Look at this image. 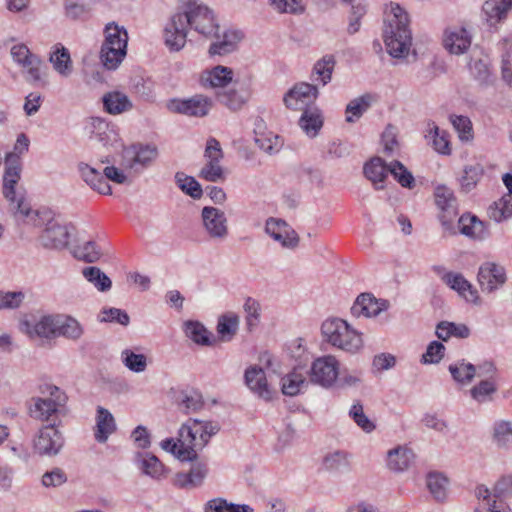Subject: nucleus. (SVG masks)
Returning <instances> with one entry per match:
<instances>
[{"instance_id": "nucleus-1", "label": "nucleus", "mask_w": 512, "mask_h": 512, "mask_svg": "<svg viewBox=\"0 0 512 512\" xmlns=\"http://www.w3.org/2000/svg\"><path fill=\"white\" fill-rule=\"evenodd\" d=\"M205 37L218 36L219 25L213 12L196 0L188 1L183 12L174 14L164 29V40L171 51H179L186 44L187 26Z\"/></svg>"}, {"instance_id": "nucleus-2", "label": "nucleus", "mask_w": 512, "mask_h": 512, "mask_svg": "<svg viewBox=\"0 0 512 512\" xmlns=\"http://www.w3.org/2000/svg\"><path fill=\"white\" fill-rule=\"evenodd\" d=\"M407 12L396 3H391L386 12L383 39L387 52L395 58L408 55L412 43Z\"/></svg>"}, {"instance_id": "nucleus-3", "label": "nucleus", "mask_w": 512, "mask_h": 512, "mask_svg": "<svg viewBox=\"0 0 512 512\" xmlns=\"http://www.w3.org/2000/svg\"><path fill=\"white\" fill-rule=\"evenodd\" d=\"M321 332L326 342L343 351L357 353L363 347L362 334L343 319L325 320L321 325Z\"/></svg>"}, {"instance_id": "nucleus-4", "label": "nucleus", "mask_w": 512, "mask_h": 512, "mask_svg": "<svg viewBox=\"0 0 512 512\" xmlns=\"http://www.w3.org/2000/svg\"><path fill=\"white\" fill-rule=\"evenodd\" d=\"M40 397H33L29 403V414L40 421H49L66 403L65 393L52 384L40 386Z\"/></svg>"}, {"instance_id": "nucleus-5", "label": "nucleus", "mask_w": 512, "mask_h": 512, "mask_svg": "<svg viewBox=\"0 0 512 512\" xmlns=\"http://www.w3.org/2000/svg\"><path fill=\"white\" fill-rule=\"evenodd\" d=\"M219 429L216 422L189 419L179 430L178 442L184 448H191L196 452V449L205 447Z\"/></svg>"}, {"instance_id": "nucleus-6", "label": "nucleus", "mask_w": 512, "mask_h": 512, "mask_svg": "<svg viewBox=\"0 0 512 512\" xmlns=\"http://www.w3.org/2000/svg\"><path fill=\"white\" fill-rule=\"evenodd\" d=\"M223 156L220 142L213 137L209 138L204 151L206 163L200 170L199 177L209 182L223 180L225 177L221 166Z\"/></svg>"}, {"instance_id": "nucleus-7", "label": "nucleus", "mask_w": 512, "mask_h": 512, "mask_svg": "<svg viewBox=\"0 0 512 512\" xmlns=\"http://www.w3.org/2000/svg\"><path fill=\"white\" fill-rule=\"evenodd\" d=\"M157 157L158 149L152 144H133L125 148L123 154L125 165L134 171L149 167Z\"/></svg>"}, {"instance_id": "nucleus-8", "label": "nucleus", "mask_w": 512, "mask_h": 512, "mask_svg": "<svg viewBox=\"0 0 512 512\" xmlns=\"http://www.w3.org/2000/svg\"><path fill=\"white\" fill-rule=\"evenodd\" d=\"M435 202L440 209L439 219L443 228L453 231V221L458 215L457 200L451 189L446 186H438L434 192Z\"/></svg>"}, {"instance_id": "nucleus-9", "label": "nucleus", "mask_w": 512, "mask_h": 512, "mask_svg": "<svg viewBox=\"0 0 512 512\" xmlns=\"http://www.w3.org/2000/svg\"><path fill=\"white\" fill-rule=\"evenodd\" d=\"M311 382L323 387L331 386L338 376V361L333 356L317 358L308 370Z\"/></svg>"}, {"instance_id": "nucleus-10", "label": "nucleus", "mask_w": 512, "mask_h": 512, "mask_svg": "<svg viewBox=\"0 0 512 512\" xmlns=\"http://www.w3.org/2000/svg\"><path fill=\"white\" fill-rule=\"evenodd\" d=\"M477 279L483 292L492 293L506 283V270L500 264L484 262L479 267Z\"/></svg>"}, {"instance_id": "nucleus-11", "label": "nucleus", "mask_w": 512, "mask_h": 512, "mask_svg": "<svg viewBox=\"0 0 512 512\" xmlns=\"http://www.w3.org/2000/svg\"><path fill=\"white\" fill-rule=\"evenodd\" d=\"M15 216L22 219L25 223L36 227H42L54 220L53 212L48 208L32 209L27 202L25 195H20L17 200V206L13 208Z\"/></svg>"}, {"instance_id": "nucleus-12", "label": "nucleus", "mask_w": 512, "mask_h": 512, "mask_svg": "<svg viewBox=\"0 0 512 512\" xmlns=\"http://www.w3.org/2000/svg\"><path fill=\"white\" fill-rule=\"evenodd\" d=\"M203 226L210 238L224 240L228 236V224L225 213L211 206H206L201 213Z\"/></svg>"}, {"instance_id": "nucleus-13", "label": "nucleus", "mask_w": 512, "mask_h": 512, "mask_svg": "<svg viewBox=\"0 0 512 512\" xmlns=\"http://www.w3.org/2000/svg\"><path fill=\"white\" fill-rule=\"evenodd\" d=\"M472 44L471 32L463 26H452L445 29L443 46L454 55H462L468 51Z\"/></svg>"}, {"instance_id": "nucleus-14", "label": "nucleus", "mask_w": 512, "mask_h": 512, "mask_svg": "<svg viewBox=\"0 0 512 512\" xmlns=\"http://www.w3.org/2000/svg\"><path fill=\"white\" fill-rule=\"evenodd\" d=\"M318 97V89L315 85L301 82L296 84L284 97L287 108L292 110H304L308 108Z\"/></svg>"}, {"instance_id": "nucleus-15", "label": "nucleus", "mask_w": 512, "mask_h": 512, "mask_svg": "<svg viewBox=\"0 0 512 512\" xmlns=\"http://www.w3.org/2000/svg\"><path fill=\"white\" fill-rule=\"evenodd\" d=\"M13 158H15L13 154L6 156V167L3 176V195L9 202L11 209L17 206L19 196L24 195L16 191V186L21 179V166L20 163H12Z\"/></svg>"}, {"instance_id": "nucleus-16", "label": "nucleus", "mask_w": 512, "mask_h": 512, "mask_svg": "<svg viewBox=\"0 0 512 512\" xmlns=\"http://www.w3.org/2000/svg\"><path fill=\"white\" fill-rule=\"evenodd\" d=\"M212 107V101L203 95H195L189 99L171 100L169 109L187 116L203 117Z\"/></svg>"}, {"instance_id": "nucleus-17", "label": "nucleus", "mask_w": 512, "mask_h": 512, "mask_svg": "<svg viewBox=\"0 0 512 512\" xmlns=\"http://www.w3.org/2000/svg\"><path fill=\"white\" fill-rule=\"evenodd\" d=\"M265 231L284 248L294 249L299 244L296 231L283 220L269 218L266 221Z\"/></svg>"}, {"instance_id": "nucleus-18", "label": "nucleus", "mask_w": 512, "mask_h": 512, "mask_svg": "<svg viewBox=\"0 0 512 512\" xmlns=\"http://www.w3.org/2000/svg\"><path fill=\"white\" fill-rule=\"evenodd\" d=\"M59 324V315H44L35 323L24 321L21 323V330L30 338H57V328Z\"/></svg>"}, {"instance_id": "nucleus-19", "label": "nucleus", "mask_w": 512, "mask_h": 512, "mask_svg": "<svg viewBox=\"0 0 512 512\" xmlns=\"http://www.w3.org/2000/svg\"><path fill=\"white\" fill-rule=\"evenodd\" d=\"M62 434L53 426L43 427L34 441V448L40 455H56L62 448Z\"/></svg>"}, {"instance_id": "nucleus-20", "label": "nucleus", "mask_w": 512, "mask_h": 512, "mask_svg": "<svg viewBox=\"0 0 512 512\" xmlns=\"http://www.w3.org/2000/svg\"><path fill=\"white\" fill-rule=\"evenodd\" d=\"M91 138L101 143L104 147L116 146L120 143V136L115 125L108 123L99 117L89 120Z\"/></svg>"}, {"instance_id": "nucleus-21", "label": "nucleus", "mask_w": 512, "mask_h": 512, "mask_svg": "<svg viewBox=\"0 0 512 512\" xmlns=\"http://www.w3.org/2000/svg\"><path fill=\"white\" fill-rule=\"evenodd\" d=\"M244 378L251 391L265 400L271 399L272 392L267 383L265 372L261 367L250 366L246 369Z\"/></svg>"}, {"instance_id": "nucleus-22", "label": "nucleus", "mask_w": 512, "mask_h": 512, "mask_svg": "<svg viewBox=\"0 0 512 512\" xmlns=\"http://www.w3.org/2000/svg\"><path fill=\"white\" fill-rule=\"evenodd\" d=\"M207 473V465L205 463L197 462L192 464L189 472L177 473L174 478V484L181 489H193L203 483Z\"/></svg>"}, {"instance_id": "nucleus-23", "label": "nucleus", "mask_w": 512, "mask_h": 512, "mask_svg": "<svg viewBox=\"0 0 512 512\" xmlns=\"http://www.w3.org/2000/svg\"><path fill=\"white\" fill-rule=\"evenodd\" d=\"M40 238L45 247L63 248L68 244L69 232L66 226L54 219L43 230Z\"/></svg>"}, {"instance_id": "nucleus-24", "label": "nucleus", "mask_w": 512, "mask_h": 512, "mask_svg": "<svg viewBox=\"0 0 512 512\" xmlns=\"http://www.w3.org/2000/svg\"><path fill=\"white\" fill-rule=\"evenodd\" d=\"M308 370L304 366L295 367L281 379L282 392L288 396H295L308 386Z\"/></svg>"}, {"instance_id": "nucleus-25", "label": "nucleus", "mask_w": 512, "mask_h": 512, "mask_svg": "<svg viewBox=\"0 0 512 512\" xmlns=\"http://www.w3.org/2000/svg\"><path fill=\"white\" fill-rule=\"evenodd\" d=\"M386 309L385 302H379L371 294L359 295L351 307V313L355 317H374Z\"/></svg>"}, {"instance_id": "nucleus-26", "label": "nucleus", "mask_w": 512, "mask_h": 512, "mask_svg": "<svg viewBox=\"0 0 512 512\" xmlns=\"http://www.w3.org/2000/svg\"><path fill=\"white\" fill-rule=\"evenodd\" d=\"M443 282L463 297L466 301L475 303L478 292L471 283L460 273L447 272L442 276Z\"/></svg>"}, {"instance_id": "nucleus-27", "label": "nucleus", "mask_w": 512, "mask_h": 512, "mask_svg": "<svg viewBox=\"0 0 512 512\" xmlns=\"http://www.w3.org/2000/svg\"><path fill=\"white\" fill-rule=\"evenodd\" d=\"M458 223L460 232L467 237L482 240L489 235L487 225L474 215L464 214Z\"/></svg>"}, {"instance_id": "nucleus-28", "label": "nucleus", "mask_w": 512, "mask_h": 512, "mask_svg": "<svg viewBox=\"0 0 512 512\" xmlns=\"http://www.w3.org/2000/svg\"><path fill=\"white\" fill-rule=\"evenodd\" d=\"M49 61L53 68L63 77H68L73 70L72 60L69 50L61 43H57L52 47Z\"/></svg>"}, {"instance_id": "nucleus-29", "label": "nucleus", "mask_w": 512, "mask_h": 512, "mask_svg": "<svg viewBox=\"0 0 512 512\" xmlns=\"http://www.w3.org/2000/svg\"><path fill=\"white\" fill-rule=\"evenodd\" d=\"M364 175L376 189L384 188V181L389 173V166L380 157H374L364 165Z\"/></svg>"}, {"instance_id": "nucleus-30", "label": "nucleus", "mask_w": 512, "mask_h": 512, "mask_svg": "<svg viewBox=\"0 0 512 512\" xmlns=\"http://www.w3.org/2000/svg\"><path fill=\"white\" fill-rule=\"evenodd\" d=\"M79 171L84 181L95 191L102 195L111 194V186L96 169L90 167L85 163L79 164Z\"/></svg>"}, {"instance_id": "nucleus-31", "label": "nucleus", "mask_w": 512, "mask_h": 512, "mask_svg": "<svg viewBox=\"0 0 512 512\" xmlns=\"http://www.w3.org/2000/svg\"><path fill=\"white\" fill-rule=\"evenodd\" d=\"M102 100L105 111L112 115L122 114L133 108V104L128 96L119 91L106 93Z\"/></svg>"}, {"instance_id": "nucleus-32", "label": "nucleus", "mask_w": 512, "mask_h": 512, "mask_svg": "<svg viewBox=\"0 0 512 512\" xmlns=\"http://www.w3.org/2000/svg\"><path fill=\"white\" fill-rule=\"evenodd\" d=\"M141 471L153 479L160 480L168 474L164 464L153 454L138 453L137 455Z\"/></svg>"}, {"instance_id": "nucleus-33", "label": "nucleus", "mask_w": 512, "mask_h": 512, "mask_svg": "<svg viewBox=\"0 0 512 512\" xmlns=\"http://www.w3.org/2000/svg\"><path fill=\"white\" fill-rule=\"evenodd\" d=\"M115 430L116 423L113 415L107 409L98 407L94 434L95 439L100 443H104Z\"/></svg>"}, {"instance_id": "nucleus-34", "label": "nucleus", "mask_w": 512, "mask_h": 512, "mask_svg": "<svg viewBox=\"0 0 512 512\" xmlns=\"http://www.w3.org/2000/svg\"><path fill=\"white\" fill-rule=\"evenodd\" d=\"M300 127L310 136H315L323 125L321 112L316 107L305 108L299 119Z\"/></svg>"}, {"instance_id": "nucleus-35", "label": "nucleus", "mask_w": 512, "mask_h": 512, "mask_svg": "<svg viewBox=\"0 0 512 512\" xmlns=\"http://www.w3.org/2000/svg\"><path fill=\"white\" fill-rule=\"evenodd\" d=\"M413 452L406 447H397L388 452L387 464L391 470L404 471L412 463Z\"/></svg>"}, {"instance_id": "nucleus-36", "label": "nucleus", "mask_w": 512, "mask_h": 512, "mask_svg": "<svg viewBox=\"0 0 512 512\" xmlns=\"http://www.w3.org/2000/svg\"><path fill=\"white\" fill-rule=\"evenodd\" d=\"M374 96L367 93L351 100L346 106V121L353 123L358 120L371 106Z\"/></svg>"}, {"instance_id": "nucleus-37", "label": "nucleus", "mask_w": 512, "mask_h": 512, "mask_svg": "<svg viewBox=\"0 0 512 512\" xmlns=\"http://www.w3.org/2000/svg\"><path fill=\"white\" fill-rule=\"evenodd\" d=\"M335 67V59L332 55H326L318 60L312 70L311 79L314 82L326 85L330 82Z\"/></svg>"}, {"instance_id": "nucleus-38", "label": "nucleus", "mask_w": 512, "mask_h": 512, "mask_svg": "<svg viewBox=\"0 0 512 512\" xmlns=\"http://www.w3.org/2000/svg\"><path fill=\"white\" fill-rule=\"evenodd\" d=\"M186 336L194 343L202 346L213 344L212 334L198 321H187L184 325Z\"/></svg>"}, {"instance_id": "nucleus-39", "label": "nucleus", "mask_w": 512, "mask_h": 512, "mask_svg": "<svg viewBox=\"0 0 512 512\" xmlns=\"http://www.w3.org/2000/svg\"><path fill=\"white\" fill-rule=\"evenodd\" d=\"M84 330L82 325L73 317L59 315L57 337L62 336L69 340L76 341L81 338Z\"/></svg>"}, {"instance_id": "nucleus-40", "label": "nucleus", "mask_w": 512, "mask_h": 512, "mask_svg": "<svg viewBox=\"0 0 512 512\" xmlns=\"http://www.w3.org/2000/svg\"><path fill=\"white\" fill-rule=\"evenodd\" d=\"M127 53V47H114L102 45L100 59L102 64L108 70H115L124 60Z\"/></svg>"}, {"instance_id": "nucleus-41", "label": "nucleus", "mask_w": 512, "mask_h": 512, "mask_svg": "<svg viewBox=\"0 0 512 512\" xmlns=\"http://www.w3.org/2000/svg\"><path fill=\"white\" fill-rule=\"evenodd\" d=\"M242 35L237 31H227L223 35V39L211 44L209 53L211 55H226L236 48V44L240 41Z\"/></svg>"}, {"instance_id": "nucleus-42", "label": "nucleus", "mask_w": 512, "mask_h": 512, "mask_svg": "<svg viewBox=\"0 0 512 512\" xmlns=\"http://www.w3.org/2000/svg\"><path fill=\"white\" fill-rule=\"evenodd\" d=\"M105 40L102 45L114 46L118 48L127 47L128 33L124 27H120L115 23L106 25Z\"/></svg>"}, {"instance_id": "nucleus-43", "label": "nucleus", "mask_w": 512, "mask_h": 512, "mask_svg": "<svg viewBox=\"0 0 512 512\" xmlns=\"http://www.w3.org/2000/svg\"><path fill=\"white\" fill-rule=\"evenodd\" d=\"M233 71L225 66H216L202 76V81L212 87H224L232 81Z\"/></svg>"}, {"instance_id": "nucleus-44", "label": "nucleus", "mask_w": 512, "mask_h": 512, "mask_svg": "<svg viewBox=\"0 0 512 512\" xmlns=\"http://www.w3.org/2000/svg\"><path fill=\"white\" fill-rule=\"evenodd\" d=\"M491 219L501 222L512 217V193L505 194L498 201L494 202L488 210Z\"/></svg>"}, {"instance_id": "nucleus-45", "label": "nucleus", "mask_w": 512, "mask_h": 512, "mask_svg": "<svg viewBox=\"0 0 512 512\" xmlns=\"http://www.w3.org/2000/svg\"><path fill=\"white\" fill-rule=\"evenodd\" d=\"M76 259L87 263H93L100 259L102 251L94 241H87L77 245L73 250Z\"/></svg>"}, {"instance_id": "nucleus-46", "label": "nucleus", "mask_w": 512, "mask_h": 512, "mask_svg": "<svg viewBox=\"0 0 512 512\" xmlns=\"http://www.w3.org/2000/svg\"><path fill=\"white\" fill-rule=\"evenodd\" d=\"M177 403L187 414L200 410L204 404L202 395L195 390L181 392L177 397Z\"/></svg>"}, {"instance_id": "nucleus-47", "label": "nucleus", "mask_w": 512, "mask_h": 512, "mask_svg": "<svg viewBox=\"0 0 512 512\" xmlns=\"http://www.w3.org/2000/svg\"><path fill=\"white\" fill-rule=\"evenodd\" d=\"M82 274L84 278L92 283L99 291H108L112 286L110 278L98 267H86L83 269Z\"/></svg>"}, {"instance_id": "nucleus-48", "label": "nucleus", "mask_w": 512, "mask_h": 512, "mask_svg": "<svg viewBox=\"0 0 512 512\" xmlns=\"http://www.w3.org/2000/svg\"><path fill=\"white\" fill-rule=\"evenodd\" d=\"M348 454L344 451H335L327 454L323 459V466L326 470L342 472L349 468Z\"/></svg>"}, {"instance_id": "nucleus-49", "label": "nucleus", "mask_w": 512, "mask_h": 512, "mask_svg": "<svg viewBox=\"0 0 512 512\" xmlns=\"http://www.w3.org/2000/svg\"><path fill=\"white\" fill-rule=\"evenodd\" d=\"M484 170L480 164L469 165L464 168L463 175L460 178L461 188L469 192L475 188L478 181L483 176Z\"/></svg>"}, {"instance_id": "nucleus-50", "label": "nucleus", "mask_w": 512, "mask_h": 512, "mask_svg": "<svg viewBox=\"0 0 512 512\" xmlns=\"http://www.w3.org/2000/svg\"><path fill=\"white\" fill-rule=\"evenodd\" d=\"M449 371L456 382L465 384L471 382L475 376L476 369L474 365L461 361L451 364Z\"/></svg>"}, {"instance_id": "nucleus-51", "label": "nucleus", "mask_w": 512, "mask_h": 512, "mask_svg": "<svg viewBox=\"0 0 512 512\" xmlns=\"http://www.w3.org/2000/svg\"><path fill=\"white\" fill-rule=\"evenodd\" d=\"M238 317L236 315H223L217 323V332L221 339L229 341L236 334L238 329Z\"/></svg>"}, {"instance_id": "nucleus-52", "label": "nucleus", "mask_w": 512, "mask_h": 512, "mask_svg": "<svg viewBox=\"0 0 512 512\" xmlns=\"http://www.w3.org/2000/svg\"><path fill=\"white\" fill-rule=\"evenodd\" d=\"M175 179L178 187L187 195L194 199H199L202 196V188L193 177L178 172L175 175Z\"/></svg>"}, {"instance_id": "nucleus-53", "label": "nucleus", "mask_w": 512, "mask_h": 512, "mask_svg": "<svg viewBox=\"0 0 512 512\" xmlns=\"http://www.w3.org/2000/svg\"><path fill=\"white\" fill-rule=\"evenodd\" d=\"M483 12L490 24L496 25L507 17L509 11L498 0H487L483 5Z\"/></svg>"}, {"instance_id": "nucleus-54", "label": "nucleus", "mask_w": 512, "mask_h": 512, "mask_svg": "<svg viewBox=\"0 0 512 512\" xmlns=\"http://www.w3.org/2000/svg\"><path fill=\"white\" fill-rule=\"evenodd\" d=\"M493 440L500 446L505 447L512 444V422L498 421L494 424Z\"/></svg>"}, {"instance_id": "nucleus-55", "label": "nucleus", "mask_w": 512, "mask_h": 512, "mask_svg": "<svg viewBox=\"0 0 512 512\" xmlns=\"http://www.w3.org/2000/svg\"><path fill=\"white\" fill-rule=\"evenodd\" d=\"M123 364L133 372H143L147 367V358L143 354H136L130 349H125L121 353Z\"/></svg>"}, {"instance_id": "nucleus-56", "label": "nucleus", "mask_w": 512, "mask_h": 512, "mask_svg": "<svg viewBox=\"0 0 512 512\" xmlns=\"http://www.w3.org/2000/svg\"><path fill=\"white\" fill-rule=\"evenodd\" d=\"M430 134H432V146L434 150L440 154L449 155L451 148L448 133L444 130H440L439 127L433 123L430 128Z\"/></svg>"}, {"instance_id": "nucleus-57", "label": "nucleus", "mask_w": 512, "mask_h": 512, "mask_svg": "<svg viewBox=\"0 0 512 512\" xmlns=\"http://www.w3.org/2000/svg\"><path fill=\"white\" fill-rule=\"evenodd\" d=\"M161 447L171 452L181 461L194 460L197 457V453L191 448H184L179 442H174L173 439H165L161 442Z\"/></svg>"}, {"instance_id": "nucleus-58", "label": "nucleus", "mask_w": 512, "mask_h": 512, "mask_svg": "<svg viewBox=\"0 0 512 512\" xmlns=\"http://www.w3.org/2000/svg\"><path fill=\"white\" fill-rule=\"evenodd\" d=\"M447 483V478L439 473H431L427 477V487L433 497L438 501L446 497Z\"/></svg>"}, {"instance_id": "nucleus-59", "label": "nucleus", "mask_w": 512, "mask_h": 512, "mask_svg": "<svg viewBox=\"0 0 512 512\" xmlns=\"http://www.w3.org/2000/svg\"><path fill=\"white\" fill-rule=\"evenodd\" d=\"M155 84L150 78H137L132 85L133 92L144 101H153Z\"/></svg>"}, {"instance_id": "nucleus-60", "label": "nucleus", "mask_w": 512, "mask_h": 512, "mask_svg": "<svg viewBox=\"0 0 512 512\" xmlns=\"http://www.w3.org/2000/svg\"><path fill=\"white\" fill-rule=\"evenodd\" d=\"M389 173L393 175L401 186L407 188L413 187L414 177L400 161L391 162L389 165Z\"/></svg>"}, {"instance_id": "nucleus-61", "label": "nucleus", "mask_w": 512, "mask_h": 512, "mask_svg": "<svg viewBox=\"0 0 512 512\" xmlns=\"http://www.w3.org/2000/svg\"><path fill=\"white\" fill-rule=\"evenodd\" d=\"M470 73L475 79L484 81L489 75L488 60L482 54L480 56H472L468 64Z\"/></svg>"}, {"instance_id": "nucleus-62", "label": "nucleus", "mask_w": 512, "mask_h": 512, "mask_svg": "<svg viewBox=\"0 0 512 512\" xmlns=\"http://www.w3.org/2000/svg\"><path fill=\"white\" fill-rule=\"evenodd\" d=\"M450 121L458 132L460 139L470 140L473 138L472 122L467 116L451 115Z\"/></svg>"}, {"instance_id": "nucleus-63", "label": "nucleus", "mask_w": 512, "mask_h": 512, "mask_svg": "<svg viewBox=\"0 0 512 512\" xmlns=\"http://www.w3.org/2000/svg\"><path fill=\"white\" fill-rule=\"evenodd\" d=\"M270 4L279 13L301 14L305 10L302 0H270Z\"/></svg>"}, {"instance_id": "nucleus-64", "label": "nucleus", "mask_w": 512, "mask_h": 512, "mask_svg": "<svg viewBox=\"0 0 512 512\" xmlns=\"http://www.w3.org/2000/svg\"><path fill=\"white\" fill-rule=\"evenodd\" d=\"M502 77L512 85V38L505 42V52L502 56Z\"/></svg>"}]
</instances>
